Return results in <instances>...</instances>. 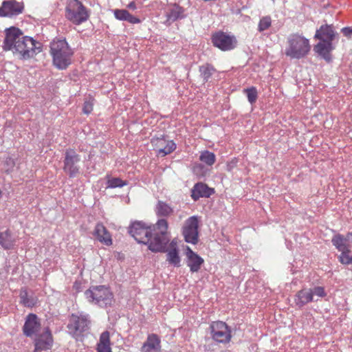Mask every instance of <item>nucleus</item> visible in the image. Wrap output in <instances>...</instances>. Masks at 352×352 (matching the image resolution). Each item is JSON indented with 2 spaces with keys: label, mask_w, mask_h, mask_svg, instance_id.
<instances>
[{
  "label": "nucleus",
  "mask_w": 352,
  "mask_h": 352,
  "mask_svg": "<svg viewBox=\"0 0 352 352\" xmlns=\"http://www.w3.org/2000/svg\"><path fill=\"white\" fill-rule=\"evenodd\" d=\"M314 299L309 289H302L296 295L295 302L298 307H302L306 304L313 301Z\"/></svg>",
  "instance_id": "393cba45"
},
{
  "label": "nucleus",
  "mask_w": 352,
  "mask_h": 352,
  "mask_svg": "<svg viewBox=\"0 0 352 352\" xmlns=\"http://www.w3.org/2000/svg\"><path fill=\"white\" fill-rule=\"evenodd\" d=\"M35 336L34 352L47 351L51 349L53 343V339L48 327H45L41 332Z\"/></svg>",
  "instance_id": "4468645a"
},
{
  "label": "nucleus",
  "mask_w": 352,
  "mask_h": 352,
  "mask_svg": "<svg viewBox=\"0 0 352 352\" xmlns=\"http://www.w3.org/2000/svg\"><path fill=\"white\" fill-rule=\"evenodd\" d=\"M272 24L271 17L269 16H263L258 23V30L261 32L267 30Z\"/></svg>",
  "instance_id": "f704fd0d"
},
{
  "label": "nucleus",
  "mask_w": 352,
  "mask_h": 352,
  "mask_svg": "<svg viewBox=\"0 0 352 352\" xmlns=\"http://www.w3.org/2000/svg\"><path fill=\"white\" fill-rule=\"evenodd\" d=\"M199 160L208 166H212L216 162V156L214 153L209 151L205 150L201 152Z\"/></svg>",
  "instance_id": "2f4dec72"
},
{
  "label": "nucleus",
  "mask_w": 352,
  "mask_h": 352,
  "mask_svg": "<svg viewBox=\"0 0 352 352\" xmlns=\"http://www.w3.org/2000/svg\"><path fill=\"white\" fill-rule=\"evenodd\" d=\"M336 36L333 25H324L320 29L317 30L315 37L322 41L331 42L333 41Z\"/></svg>",
  "instance_id": "412c9836"
},
{
  "label": "nucleus",
  "mask_w": 352,
  "mask_h": 352,
  "mask_svg": "<svg viewBox=\"0 0 352 352\" xmlns=\"http://www.w3.org/2000/svg\"><path fill=\"white\" fill-rule=\"evenodd\" d=\"M176 148V144L173 140H168L166 143V146L163 148H160L158 150V154L162 156H166L171 153Z\"/></svg>",
  "instance_id": "473e14b6"
},
{
  "label": "nucleus",
  "mask_w": 352,
  "mask_h": 352,
  "mask_svg": "<svg viewBox=\"0 0 352 352\" xmlns=\"http://www.w3.org/2000/svg\"><path fill=\"white\" fill-rule=\"evenodd\" d=\"M238 164V160L236 158H232L230 161L228 162L226 164V170L231 172L233 170L234 168L236 167Z\"/></svg>",
  "instance_id": "79ce46f5"
},
{
  "label": "nucleus",
  "mask_w": 352,
  "mask_h": 352,
  "mask_svg": "<svg viewBox=\"0 0 352 352\" xmlns=\"http://www.w3.org/2000/svg\"><path fill=\"white\" fill-rule=\"evenodd\" d=\"M114 16L119 21H127L131 24L140 23L141 20L138 17L131 14L126 10L116 9L113 10Z\"/></svg>",
  "instance_id": "b1692460"
},
{
  "label": "nucleus",
  "mask_w": 352,
  "mask_h": 352,
  "mask_svg": "<svg viewBox=\"0 0 352 352\" xmlns=\"http://www.w3.org/2000/svg\"><path fill=\"white\" fill-rule=\"evenodd\" d=\"M23 332L25 336L30 338L41 332V320L36 314H29L26 316Z\"/></svg>",
  "instance_id": "2eb2a0df"
},
{
  "label": "nucleus",
  "mask_w": 352,
  "mask_h": 352,
  "mask_svg": "<svg viewBox=\"0 0 352 352\" xmlns=\"http://www.w3.org/2000/svg\"><path fill=\"white\" fill-rule=\"evenodd\" d=\"M141 352H161V339L155 333L149 334L140 349Z\"/></svg>",
  "instance_id": "a211bd4d"
},
{
  "label": "nucleus",
  "mask_w": 352,
  "mask_h": 352,
  "mask_svg": "<svg viewBox=\"0 0 352 352\" xmlns=\"http://www.w3.org/2000/svg\"><path fill=\"white\" fill-rule=\"evenodd\" d=\"M168 224L165 219H160L152 226L149 241L145 245L153 252H165L170 242V234L168 232Z\"/></svg>",
  "instance_id": "7ed1b4c3"
},
{
  "label": "nucleus",
  "mask_w": 352,
  "mask_h": 352,
  "mask_svg": "<svg viewBox=\"0 0 352 352\" xmlns=\"http://www.w3.org/2000/svg\"><path fill=\"white\" fill-rule=\"evenodd\" d=\"M127 8L131 10H135L136 9V5L134 1H131L127 5Z\"/></svg>",
  "instance_id": "a18cd8bd"
},
{
  "label": "nucleus",
  "mask_w": 352,
  "mask_h": 352,
  "mask_svg": "<svg viewBox=\"0 0 352 352\" xmlns=\"http://www.w3.org/2000/svg\"><path fill=\"white\" fill-rule=\"evenodd\" d=\"M155 214L159 217H170L173 213V208L168 204L162 201H158L155 208Z\"/></svg>",
  "instance_id": "bb28decb"
},
{
  "label": "nucleus",
  "mask_w": 352,
  "mask_h": 352,
  "mask_svg": "<svg viewBox=\"0 0 352 352\" xmlns=\"http://www.w3.org/2000/svg\"><path fill=\"white\" fill-rule=\"evenodd\" d=\"M17 236L13 234L10 230L0 232V245L5 250L13 248Z\"/></svg>",
  "instance_id": "5701e85b"
},
{
  "label": "nucleus",
  "mask_w": 352,
  "mask_h": 352,
  "mask_svg": "<svg viewBox=\"0 0 352 352\" xmlns=\"http://www.w3.org/2000/svg\"><path fill=\"white\" fill-rule=\"evenodd\" d=\"M166 261L168 264L176 267L181 265V258L179 255V250L177 248V241L173 239L166 248Z\"/></svg>",
  "instance_id": "6ab92c4d"
},
{
  "label": "nucleus",
  "mask_w": 352,
  "mask_h": 352,
  "mask_svg": "<svg viewBox=\"0 0 352 352\" xmlns=\"http://www.w3.org/2000/svg\"><path fill=\"white\" fill-rule=\"evenodd\" d=\"M310 290L311 292L312 293L313 298L314 297V296H316L317 297L319 298H322L327 295L323 287H314L313 288H310Z\"/></svg>",
  "instance_id": "4c0bfd02"
},
{
  "label": "nucleus",
  "mask_w": 352,
  "mask_h": 352,
  "mask_svg": "<svg viewBox=\"0 0 352 352\" xmlns=\"http://www.w3.org/2000/svg\"><path fill=\"white\" fill-rule=\"evenodd\" d=\"M331 242L339 252H343L350 249L346 236H344L340 234L334 235L331 239Z\"/></svg>",
  "instance_id": "c756f323"
},
{
  "label": "nucleus",
  "mask_w": 352,
  "mask_h": 352,
  "mask_svg": "<svg viewBox=\"0 0 352 352\" xmlns=\"http://www.w3.org/2000/svg\"><path fill=\"white\" fill-rule=\"evenodd\" d=\"M0 16H1V14H0Z\"/></svg>",
  "instance_id": "49530a36"
},
{
  "label": "nucleus",
  "mask_w": 352,
  "mask_h": 352,
  "mask_svg": "<svg viewBox=\"0 0 352 352\" xmlns=\"http://www.w3.org/2000/svg\"><path fill=\"white\" fill-rule=\"evenodd\" d=\"M50 53L54 65L58 69H66L72 63L74 54L65 39H55L50 44Z\"/></svg>",
  "instance_id": "20e7f679"
},
{
  "label": "nucleus",
  "mask_w": 352,
  "mask_h": 352,
  "mask_svg": "<svg viewBox=\"0 0 352 352\" xmlns=\"http://www.w3.org/2000/svg\"><path fill=\"white\" fill-rule=\"evenodd\" d=\"M93 236L101 243L110 246L112 245L111 234L102 223H96L92 232Z\"/></svg>",
  "instance_id": "f3484780"
},
{
  "label": "nucleus",
  "mask_w": 352,
  "mask_h": 352,
  "mask_svg": "<svg viewBox=\"0 0 352 352\" xmlns=\"http://www.w3.org/2000/svg\"><path fill=\"white\" fill-rule=\"evenodd\" d=\"M214 190L204 183L196 184L191 190V197L197 201L201 197H209L214 193Z\"/></svg>",
  "instance_id": "4be33fe9"
},
{
  "label": "nucleus",
  "mask_w": 352,
  "mask_h": 352,
  "mask_svg": "<svg viewBox=\"0 0 352 352\" xmlns=\"http://www.w3.org/2000/svg\"><path fill=\"white\" fill-rule=\"evenodd\" d=\"M212 42L214 46L222 51L232 50L237 45V40L234 36L221 31L212 34Z\"/></svg>",
  "instance_id": "f8f14e48"
},
{
  "label": "nucleus",
  "mask_w": 352,
  "mask_h": 352,
  "mask_svg": "<svg viewBox=\"0 0 352 352\" xmlns=\"http://www.w3.org/2000/svg\"><path fill=\"white\" fill-rule=\"evenodd\" d=\"M199 71L204 82H206L209 80L212 75L215 72L216 69L212 65L206 63L199 66Z\"/></svg>",
  "instance_id": "7c9ffc66"
},
{
  "label": "nucleus",
  "mask_w": 352,
  "mask_h": 352,
  "mask_svg": "<svg viewBox=\"0 0 352 352\" xmlns=\"http://www.w3.org/2000/svg\"><path fill=\"white\" fill-rule=\"evenodd\" d=\"M285 54L292 59H300L310 51L309 41L304 36L294 34L289 36Z\"/></svg>",
  "instance_id": "423d86ee"
},
{
  "label": "nucleus",
  "mask_w": 352,
  "mask_h": 352,
  "mask_svg": "<svg viewBox=\"0 0 352 352\" xmlns=\"http://www.w3.org/2000/svg\"><path fill=\"white\" fill-rule=\"evenodd\" d=\"M5 35L3 50L12 51L20 59H29L41 51V43L30 36H23L22 30L18 28H6Z\"/></svg>",
  "instance_id": "f257e3e1"
},
{
  "label": "nucleus",
  "mask_w": 352,
  "mask_h": 352,
  "mask_svg": "<svg viewBox=\"0 0 352 352\" xmlns=\"http://www.w3.org/2000/svg\"><path fill=\"white\" fill-rule=\"evenodd\" d=\"M127 184L126 182L122 181L119 177H113L111 179H109L107 181V187L108 188H117V187H123L124 186H126Z\"/></svg>",
  "instance_id": "c9c22d12"
},
{
  "label": "nucleus",
  "mask_w": 352,
  "mask_h": 352,
  "mask_svg": "<svg viewBox=\"0 0 352 352\" xmlns=\"http://www.w3.org/2000/svg\"><path fill=\"white\" fill-rule=\"evenodd\" d=\"M20 302L27 307H33L37 303L38 299L34 295H29L25 288H22L19 294Z\"/></svg>",
  "instance_id": "c85d7f7f"
},
{
  "label": "nucleus",
  "mask_w": 352,
  "mask_h": 352,
  "mask_svg": "<svg viewBox=\"0 0 352 352\" xmlns=\"http://www.w3.org/2000/svg\"><path fill=\"white\" fill-rule=\"evenodd\" d=\"M90 324L89 316L87 314H72L67 326L72 336H79L89 329Z\"/></svg>",
  "instance_id": "1a4fd4ad"
},
{
  "label": "nucleus",
  "mask_w": 352,
  "mask_h": 352,
  "mask_svg": "<svg viewBox=\"0 0 352 352\" xmlns=\"http://www.w3.org/2000/svg\"><path fill=\"white\" fill-rule=\"evenodd\" d=\"M14 166L15 162L13 158H12L11 157H8L6 158L4 161V168L6 172L10 173V171H12Z\"/></svg>",
  "instance_id": "a19ab883"
},
{
  "label": "nucleus",
  "mask_w": 352,
  "mask_h": 352,
  "mask_svg": "<svg viewBox=\"0 0 352 352\" xmlns=\"http://www.w3.org/2000/svg\"><path fill=\"white\" fill-rule=\"evenodd\" d=\"M339 261L342 264L349 265L352 263V255L351 254L350 249L341 252L339 256Z\"/></svg>",
  "instance_id": "e433bc0d"
},
{
  "label": "nucleus",
  "mask_w": 352,
  "mask_h": 352,
  "mask_svg": "<svg viewBox=\"0 0 352 352\" xmlns=\"http://www.w3.org/2000/svg\"><path fill=\"white\" fill-rule=\"evenodd\" d=\"M97 352H111L110 346V334L108 331L102 332L97 344Z\"/></svg>",
  "instance_id": "cd10ccee"
},
{
  "label": "nucleus",
  "mask_w": 352,
  "mask_h": 352,
  "mask_svg": "<svg viewBox=\"0 0 352 352\" xmlns=\"http://www.w3.org/2000/svg\"><path fill=\"white\" fill-rule=\"evenodd\" d=\"M186 257V265L190 267V272H197L204 262V259L190 248L187 249Z\"/></svg>",
  "instance_id": "aec40b11"
},
{
  "label": "nucleus",
  "mask_w": 352,
  "mask_h": 352,
  "mask_svg": "<svg viewBox=\"0 0 352 352\" xmlns=\"http://www.w3.org/2000/svg\"><path fill=\"white\" fill-rule=\"evenodd\" d=\"M87 300L101 308L111 306L113 302V294L110 289L105 285H92L85 293Z\"/></svg>",
  "instance_id": "39448f33"
},
{
  "label": "nucleus",
  "mask_w": 352,
  "mask_h": 352,
  "mask_svg": "<svg viewBox=\"0 0 352 352\" xmlns=\"http://www.w3.org/2000/svg\"><path fill=\"white\" fill-rule=\"evenodd\" d=\"M333 47L332 45V43L327 41H320L317 45L314 47V50L319 55H320L323 58L329 61L330 60V52L332 51Z\"/></svg>",
  "instance_id": "a878e982"
},
{
  "label": "nucleus",
  "mask_w": 352,
  "mask_h": 352,
  "mask_svg": "<svg viewBox=\"0 0 352 352\" xmlns=\"http://www.w3.org/2000/svg\"><path fill=\"white\" fill-rule=\"evenodd\" d=\"M86 8L78 0H69L66 7V17L74 24L80 25L89 19Z\"/></svg>",
  "instance_id": "0eeeda50"
},
{
  "label": "nucleus",
  "mask_w": 352,
  "mask_h": 352,
  "mask_svg": "<svg viewBox=\"0 0 352 352\" xmlns=\"http://www.w3.org/2000/svg\"><path fill=\"white\" fill-rule=\"evenodd\" d=\"M244 93L246 94L248 100L250 104L256 102L258 98L257 89L255 87H251L243 90Z\"/></svg>",
  "instance_id": "72a5a7b5"
},
{
  "label": "nucleus",
  "mask_w": 352,
  "mask_h": 352,
  "mask_svg": "<svg viewBox=\"0 0 352 352\" xmlns=\"http://www.w3.org/2000/svg\"><path fill=\"white\" fill-rule=\"evenodd\" d=\"M198 227L199 221L197 217L192 216L186 220L182 231L186 242L192 244L197 243L199 236Z\"/></svg>",
  "instance_id": "ddd939ff"
},
{
  "label": "nucleus",
  "mask_w": 352,
  "mask_h": 352,
  "mask_svg": "<svg viewBox=\"0 0 352 352\" xmlns=\"http://www.w3.org/2000/svg\"><path fill=\"white\" fill-rule=\"evenodd\" d=\"M346 238L348 243L349 244V248H351V245H352V232H349L346 235Z\"/></svg>",
  "instance_id": "c03bdc74"
},
{
  "label": "nucleus",
  "mask_w": 352,
  "mask_h": 352,
  "mask_svg": "<svg viewBox=\"0 0 352 352\" xmlns=\"http://www.w3.org/2000/svg\"><path fill=\"white\" fill-rule=\"evenodd\" d=\"M208 330L210 338L206 339V344L204 345L206 351H213L217 344L226 345L230 342L232 330L225 322L213 321L210 323Z\"/></svg>",
  "instance_id": "f03ea898"
},
{
  "label": "nucleus",
  "mask_w": 352,
  "mask_h": 352,
  "mask_svg": "<svg viewBox=\"0 0 352 352\" xmlns=\"http://www.w3.org/2000/svg\"><path fill=\"white\" fill-rule=\"evenodd\" d=\"M93 106H94V99L91 98H89L88 100H86L84 102L83 107H82V111L85 114L90 113L93 110Z\"/></svg>",
  "instance_id": "58836bf2"
},
{
  "label": "nucleus",
  "mask_w": 352,
  "mask_h": 352,
  "mask_svg": "<svg viewBox=\"0 0 352 352\" xmlns=\"http://www.w3.org/2000/svg\"><path fill=\"white\" fill-rule=\"evenodd\" d=\"M152 226H147L142 221H135L129 228V234L139 243L146 244L149 241Z\"/></svg>",
  "instance_id": "9d476101"
},
{
  "label": "nucleus",
  "mask_w": 352,
  "mask_h": 352,
  "mask_svg": "<svg viewBox=\"0 0 352 352\" xmlns=\"http://www.w3.org/2000/svg\"><path fill=\"white\" fill-rule=\"evenodd\" d=\"M23 5L15 0L3 1L0 7L1 17H12L23 12Z\"/></svg>",
  "instance_id": "dca6fc26"
},
{
  "label": "nucleus",
  "mask_w": 352,
  "mask_h": 352,
  "mask_svg": "<svg viewBox=\"0 0 352 352\" xmlns=\"http://www.w3.org/2000/svg\"><path fill=\"white\" fill-rule=\"evenodd\" d=\"M341 32L344 36L348 38H352V27L343 28H342Z\"/></svg>",
  "instance_id": "37998d69"
},
{
  "label": "nucleus",
  "mask_w": 352,
  "mask_h": 352,
  "mask_svg": "<svg viewBox=\"0 0 352 352\" xmlns=\"http://www.w3.org/2000/svg\"><path fill=\"white\" fill-rule=\"evenodd\" d=\"M162 10L166 17L164 24L167 26L187 16L186 9L176 3H168Z\"/></svg>",
  "instance_id": "9b49d317"
},
{
  "label": "nucleus",
  "mask_w": 352,
  "mask_h": 352,
  "mask_svg": "<svg viewBox=\"0 0 352 352\" xmlns=\"http://www.w3.org/2000/svg\"><path fill=\"white\" fill-rule=\"evenodd\" d=\"M193 172L199 177H204L206 175V170L203 164H196L193 167Z\"/></svg>",
  "instance_id": "ea45409f"
},
{
  "label": "nucleus",
  "mask_w": 352,
  "mask_h": 352,
  "mask_svg": "<svg viewBox=\"0 0 352 352\" xmlns=\"http://www.w3.org/2000/svg\"><path fill=\"white\" fill-rule=\"evenodd\" d=\"M80 156L74 149H67L63 160V170L69 177H76L80 170Z\"/></svg>",
  "instance_id": "6e6552de"
}]
</instances>
